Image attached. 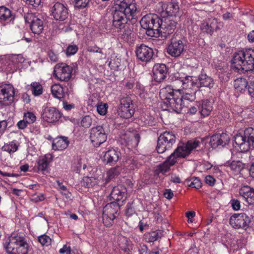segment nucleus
I'll use <instances>...</instances> for the list:
<instances>
[{
	"mask_svg": "<svg viewBox=\"0 0 254 254\" xmlns=\"http://www.w3.org/2000/svg\"><path fill=\"white\" fill-rule=\"evenodd\" d=\"M127 5L126 2L116 4L113 12V25L119 29L125 27L127 20H131L135 15L137 7L134 4Z\"/></svg>",
	"mask_w": 254,
	"mask_h": 254,
	"instance_id": "obj_1",
	"label": "nucleus"
},
{
	"mask_svg": "<svg viewBox=\"0 0 254 254\" xmlns=\"http://www.w3.org/2000/svg\"><path fill=\"white\" fill-rule=\"evenodd\" d=\"M234 67L239 71L254 69V50L247 49L235 53L232 60Z\"/></svg>",
	"mask_w": 254,
	"mask_h": 254,
	"instance_id": "obj_2",
	"label": "nucleus"
},
{
	"mask_svg": "<svg viewBox=\"0 0 254 254\" xmlns=\"http://www.w3.org/2000/svg\"><path fill=\"white\" fill-rule=\"evenodd\" d=\"M175 90L176 89L172 88L171 86H167L160 90L159 96L166 105L168 110L180 113L184 107L183 101Z\"/></svg>",
	"mask_w": 254,
	"mask_h": 254,
	"instance_id": "obj_3",
	"label": "nucleus"
},
{
	"mask_svg": "<svg viewBox=\"0 0 254 254\" xmlns=\"http://www.w3.org/2000/svg\"><path fill=\"white\" fill-rule=\"evenodd\" d=\"M231 152L232 158L233 159L231 164L221 165L220 166H213L209 163L205 164L204 166L205 167V169L208 171L207 173L209 174L221 173L222 175H225L226 173H229L230 171H232V173L235 174L240 173L242 169V164L239 160L236 159L237 158L235 156L241 155V154L240 152L235 151V150H231Z\"/></svg>",
	"mask_w": 254,
	"mask_h": 254,
	"instance_id": "obj_4",
	"label": "nucleus"
},
{
	"mask_svg": "<svg viewBox=\"0 0 254 254\" xmlns=\"http://www.w3.org/2000/svg\"><path fill=\"white\" fill-rule=\"evenodd\" d=\"M8 254H27L28 245L23 237L13 234L4 243Z\"/></svg>",
	"mask_w": 254,
	"mask_h": 254,
	"instance_id": "obj_5",
	"label": "nucleus"
},
{
	"mask_svg": "<svg viewBox=\"0 0 254 254\" xmlns=\"http://www.w3.org/2000/svg\"><path fill=\"white\" fill-rule=\"evenodd\" d=\"M234 141L238 150L240 152H247L251 146L254 148V129L250 127L245 130L244 135L237 134L234 137Z\"/></svg>",
	"mask_w": 254,
	"mask_h": 254,
	"instance_id": "obj_6",
	"label": "nucleus"
},
{
	"mask_svg": "<svg viewBox=\"0 0 254 254\" xmlns=\"http://www.w3.org/2000/svg\"><path fill=\"white\" fill-rule=\"evenodd\" d=\"M160 19L156 14H148L144 15L140 23L142 28L146 29V33L151 37H157L159 35L158 29L160 25Z\"/></svg>",
	"mask_w": 254,
	"mask_h": 254,
	"instance_id": "obj_7",
	"label": "nucleus"
},
{
	"mask_svg": "<svg viewBox=\"0 0 254 254\" xmlns=\"http://www.w3.org/2000/svg\"><path fill=\"white\" fill-rule=\"evenodd\" d=\"M176 136L172 131H165L161 133L157 140L156 150L158 153H163L172 148L175 143Z\"/></svg>",
	"mask_w": 254,
	"mask_h": 254,
	"instance_id": "obj_8",
	"label": "nucleus"
},
{
	"mask_svg": "<svg viewBox=\"0 0 254 254\" xmlns=\"http://www.w3.org/2000/svg\"><path fill=\"white\" fill-rule=\"evenodd\" d=\"M25 21L30 24L32 32L36 34L41 33L44 29L43 21L39 14L27 13L24 16Z\"/></svg>",
	"mask_w": 254,
	"mask_h": 254,
	"instance_id": "obj_9",
	"label": "nucleus"
},
{
	"mask_svg": "<svg viewBox=\"0 0 254 254\" xmlns=\"http://www.w3.org/2000/svg\"><path fill=\"white\" fill-rule=\"evenodd\" d=\"M107 131L102 126L93 127L90 130V138L95 147H98L105 142L107 138Z\"/></svg>",
	"mask_w": 254,
	"mask_h": 254,
	"instance_id": "obj_10",
	"label": "nucleus"
},
{
	"mask_svg": "<svg viewBox=\"0 0 254 254\" xmlns=\"http://www.w3.org/2000/svg\"><path fill=\"white\" fill-rule=\"evenodd\" d=\"M120 209L119 205L116 202H112L106 205L103 210V221L105 225H112L115 219V214Z\"/></svg>",
	"mask_w": 254,
	"mask_h": 254,
	"instance_id": "obj_11",
	"label": "nucleus"
},
{
	"mask_svg": "<svg viewBox=\"0 0 254 254\" xmlns=\"http://www.w3.org/2000/svg\"><path fill=\"white\" fill-rule=\"evenodd\" d=\"M182 154L181 150H177V148L163 163L157 166L155 170L156 174L158 175L160 173L164 174L166 173L169 170L171 166L174 165L177 162L178 158L186 157L185 156H182Z\"/></svg>",
	"mask_w": 254,
	"mask_h": 254,
	"instance_id": "obj_12",
	"label": "nucleus"
},
{
	"mask_svg": "<svg viewBox=\"0 0 254 254\" xmlns=\"http://www.w3.org/2000/svg\"><path fill=\"white\" fill-rule=\"evenodd\" d=\"M134 113V106L132 101L130 97L123 98L120 101V108L119 115L122 118L129 119L131 118Z\"/></svg>",
	"mask_w": 254,
	"mask_h": 254,
	"instance_id": "obj_13",
	"label": "nucleus"
},
{
	"mask_svg": "<svg viewBox=\"0 0 254 254\" xmlns=\"http://www.w3.org/2000/svg\"><path fill=\"white\" fill-rule=\"evenodd\" d=\"M72 67L64 63L57 64L54 71V75L61 81H67L71 77Z\"/></svg>",
	"mask_w": 254,
	"mask_h": 254,
	"instance_id": "obj_14",
	"label": "nucleus"
},
{
	"mask_svg": "<svg viewBox=\"0 0 254 254\" xmlns=\"http://www.w3.org/2000/svg\"><path fill=\"white\" fill-rule=\"evenodd\" d=\"M230 225L235 228L247 229L251 222L250 218L245 213L235 214L230 218Z\"/></svg>",
	"mask_w": 254,
	"mask_h": 254,
	"instance_id": "obj_15",
	"label": "nucleus"
},
{
	"mask_svg": "<svg viewBox=\"0 0 254 254\" xmlns=\"http://www.w3.org/2000/svg\"><path fill=\"white\" fill-rule=\"evenodd\" d=\"M14 89L10 84L0 87V103L4 105H10L14 100Z\"/></svg>",
	"mask_w": 254,
	"mask_h": 254,
	"instance_id": "obj_16",
	"label": "nucleus"
},
{
	"mask_svg": "<svg viewBox=\"0 0 254 254\" xmlns=\"http://www.w3.org/2000/svg\"><path fill=\"white\" fill-rule=\"evenodd\" d=\"M51 15L56 20L64 21L68 16L67 8L61 2L55 3L51 8Z\"/></svg>",
	"mask_w": 254,
	"mask_h": 254,
	"instance_id": "obj_17",
	"label": "nucleus"
},
{
	"mask_svg": "<svg viewBox=\"0 0 254 254\" xmlns=\"http://www.w3.org/2000/svg\"><path fill=\"white\" fill-rule=\"evenodd\" d=\"M136 56L138 60L143 62H148L153 58L154 51L148 46L141 44L136 47L135 50Z\"/></svg>",
	"mask_w": 254,
	"mask_h": 254,
	"instance_id": "obj_18",
	"label": "nucleus"
},
{
	"mask_svg": "<svg viewBox=\"0 0 254 254\" xmlns=\"http://www.w3.org/2000/svg\"><path fill=\"white\" fill-rule=\"evenodd\" d=\"M184 50V44L180 39L173 37L171 40V43L167 48L168 53L172 57L179 56Z\"/></svg>",
	"mask_w": 254,
	"mask_h": 254,
	"instance_id": "obj_19",
	"label": "nucleus"
},
{
	"mask_svg": "<svg viewBox=\"0 0 254 254\" xmlns=\"http://www.w3.org/2000/svg\"><path fill=\"white\" fill-rule=\"evenodd\" d=\"M159 25L160 26L158 29L159 34L161 33L166 36L173 32L174 29L176 28V22L173 20L171 17L168 16L160 19Z\"/></svg>",
	"mask_w": 254,
	"mask_h": 254,
	"instance_id": "obj_20",
	"label": "nucleus"
},
{
	"mask_svg": "<svg viewBox=\"0 0 254 254\" xmlns=\"http://www.w3.org/2000/svg\"><path fill=\"white\" fill-rule=\"evenodd\" d=\"M202 144L201 139H194L189 140L187 143L183 144L177 147V150H181L182 156H187L194 149L199 147Z\"/></svg>",
	"mask_w": 254,
	"mask_h": 254,
	"instance_id": "obj_21",
	"label": "nucleus"
},
{
	"mask_svg": "<svg viewBox=\"0 0 254 254\" xmlns=\"http://www.w3.org/2000/svg\"><path fill=\"white\" fill-rule=\"evenodd\" d=\"M230 139L229 135L226 133H217L211 137L209 143L212 148H216L224 146L229 143Z\"/></svg>",
	"mask_w": 254,
	"mask_h": 254,
	"instance_id": "obj_22",
	"label": "nucleus"
},
{
	"mask_svg": "<svg viewBox=\"0 0 254 254\" xmlns=\"http://www.w3.org/2000/svg\"><path fill=\"white\" fill-rule=\"evenodd\" d=\"M6 60L8 64L7 70L13 72L17 70L19 64L24 62L25 59L21 54L10 55L6 58Z\"/></svg>",
	"mask_w": 254,
	"mask_h": 254,
	"instance_id": "obj_23",
	"label": "nucleus"
},
{
	"mask_svg": "<svg viewBox=\"0 0 254 254\" xmlns=\"http://www.w3.org/2000/svg\"><path fill=\"white\" fill-rule=\"evenodd\" d=\"M152 72L154 80L161 82L166 77L168 70L165 64H156L153 67Z\"/></svg>",
	"mask_w": 254,
	"mask_h": 254,
	"instance_id": "obj_24",
	"label": "nucleus"
},
{
	"mask_svg": "<svg viewBox=\"0 0 254 254\" xmlns=\"http://www.w3.org/2000/svg\"><path fill=\"white\" fill-rule=\"evenodd\" d=\"M43 119L48 123H54L61 117V113L55 108H47L42 115Z\"/></svg>",
	"mask_w": 254,
	"mask_h": 254,
	"instance_id": "obj_25",
	"label": "nucleus"
},
{
	"mask_svg": "<svg viewBox=\"0 0 254 254\" xmlns=\"http://www.w3.org/2000/svg\"><path fill=\"white\" fill-rule=\"evenodd\" d=\"M195 80H196L195 83V87L196 88L204 87L211 88L213 87L214 84L213 79L206 74L202 73L200 74L198 78L195 79Z\"/></svg>",
	"mask_w": 254,
	"mask_h": 254,
	"instance_id": "obj_26",
	"label": "nucleus"
},
{
	"mask_svg": "<svg viewBox=\"0 0 254 254\" xmlns=\"http://www.w3.org/2000/svg\"><path fill=\"white\" fill-rule=\"evenodd\" d=\"M52 160V155L50 154H46L43 157L39 159L37 162L38 172L42 174L48 173L49 164Z\"/></svg>",
	"mask_w": 254,
	"mask_h": 254,
	"instance_id": "obj_27",
	"label": "nucleus"
},
{
	"mask_svg": "<svg viewBox=\"0 0 254 254\" xmlns=\"http://www.w3.org/2000/svg\"><path fill=\"white\" fill-rule=\"evenodd\" d=\"M122 138L124 140L128 148L137 147L140 141V136L136 133L128 132Z\"/></svg>",
	"mask_w": 254,
	"mask_h": 254,
	"instance_id": "obj_28",
	"label": "nucleus"
},
{
	"mask_svg": "<svg viewBox=\"0 0 254 254\" xmlns=\"http://www.w3.org/2000/svg\"><path fill=\"white\" fill-rule=\"evenodd\" d=\"M119 158V152L114 149H109L103 156V160L105 162L110 165L115 164Z\"/></svg>",
	"mask_w": 254,
	"mask_h": 254,
	"instance_id": "obj_29",
	"label": "nucleus"
},
{
	"mask_svg": "<svg viewBox=\"0 0 254 254\" xmlns=\"http://www.w3.org/2000/svg\"><path fill=\"white\" fill-rule=\"evenodd\" d=\"M15 15L12 11L4 6H0V21L8 23L14 19Z\"/></svg>",
	"mask_w": 254,
	"mask_h": 254,
	"instance_id": "obj_30",
	"label": "nucleus"
},
{
	"mask_svg": "<svg viewBox=\"0 0 254 254\" xmlns=\"http://www.w3.org/2000/svg\"><path fill=\"white\" fill-rule=\"evenodd\" d=\"M69 141L66 137H60L54 139L52 143L53 149L55 150H63L68 145Z\"/></svg>",
	"mask_w": 254,
	"mask_h": 254,
	"instance_id": "obj_31",
	"label": "nucleus"
},
{
	"mask_svg": "<svg viewBox=\"0 0 254 254\" xmlns=\"http://www.w3.org/2000/svg\"><path fill=\"white\" fill-rule=\"evenodd\" d=\"M127 192L126 188L122 185L115 187L111 193L112 197L116 200H120L123 199Z\"/></svg>",
	"mask_w": 254,
	"mask_h": 254,
	"instance_id": "obj_32",
	"label": "nucleus"
},
{
	"mask_svg": "<svg viewBox=\"0 0 254 254\" xmlns=\"http://www.w3.org/2000/svg\"><path fill=\"white\" fill-rule=\"evenodd\" d=\"M159 4L163 7L161 11H163L164 8H165L166 12L169 16L175 15L179 11V7L177 2H170L166 7V5L162 2H159Z\"/></svg>",
	"mask_w": 254,
	"mask_h": 254,
	"instance_id": "obj_33",
	"label": "nucleus"
},
{
	"mask_svg": "<svg viewBox=\"0 0 254 254\" xmlns=\"http://www.w3.org/2000/svg\"><path fill=\"white\" fill-rule=\"evenodd\" d=\"M176 93H178L182 98V100H186L192 102L195 99V91L192 90H186L182 91L181 89H176Z\"/></svg>",
	"mask_w": 254,
	"mask_h": 254,
	"instance_id": "obj_34",
	"label": "nucleus"
},
{
	"mask_svg": "<svg viewBox=\"0 0 254 254\" xmlns=\"http://www.w3.org/2000/svg\"><path fill=\"white\" fill-rule=\"evenodd\" d=\"M212 110V104L207 100L202 102L201 104V108L200 111L201 115L203 117L208 116L210 115Z\"/></svg>",
	"mask_w": 254,
	"mask_h": 254,
	"instance_id": "obj_35",
	"label": "nucleus"
},
{
	"mask_svg": "<svg viewBox=\"0 0 254 254\" xmlns=\"http://www.w3.org/2000/svg\"><path fill=\"white\" fill-rule=\"evenodd\" d=\"M51 92L53 95L56 98L61 99L64 96V89L59 84H55L51 86Z\"/></svg>",
	"mask_w": 254,
	"mask_h": 254,
	"instance_id": "obj_36",
	"label": "nucleus"
},
{
	"mask_svg": "<svg viewBox=\"0 0 254 254\" xmlns=\"http://www.w3.org/2000/svg\"><path fill=\"white\" fill-rule=\"evenodd\" d=\"M19 144L18 142L15 140L5 143L2 147L1 149L3 151L8 152L9 154L13 153L16 151L18 149Z\"/></svg>",
	"mask_w": 254,
	"mask_h": 254,
	"instance_id": "obj_37",
	"label": "nucleus"
},
{
	"mask_svg": "<svg viewBox=\"0 0 254 254\" xmlns=\"http://www.w3.org/2000/svg\"><path fill=\"white\" fill-rule=\"evenodd\" d=\"M195 79L197 78L193 76H188L182 80H176V82L181 83L182 85H184V88L188 87L189 86L195 87V83H196V80H195Z\"/></svg>",
	"mask_w": 254,
	"mask_h": 254,
	"instance_id": "obj_38",
	"label": "nucleus"
},
{
	"mask_svg": "<svg viewBox=\"0 0 254 254\" xmlns=\"http://www.w3.org/2000/svg\"><path fill=\"white\" fill-rule=\"evenodd\" d=\"M248 83L247 80L244 78H239L235 80L234 87L238 91H242L245 89Z\"/></svg>",
	"mask_w": 254,
	"mask_h": 254,
	"instance_id": "obj_39",
	"label": "nucleus"
},
{
	"mask_svg": "<svg viewBox=\"0 0 254 254\" xmlns=\"http://www.w3.org/2000/svg\"><path fill=\"white\" fill-rule=\"evenodd\" d=\"M209 27L212 32L215 30L220 29L223 26V23L220 20L216 18H209Z\"/></svg>",
	"mask_w": 254,
	"mask_h": 254,
	"instance_id": "obj_40",
	"label": "nucleus"
},
{
	"mask_svg": "<svg viewBox=\"0 0 254 254\" xmlns=\"http://www.w3.org/2000/svg\"><path fill=\"white\" fill-rule=\"evenodd\" d=\"M253 190L254 189L249 186H245L240 189L239 190L240 195L247 202Z\"/></svg>",
	"mask_w": 254,
	"mask_h": 254,
	"instance_id": "obj_41",
	"label": "nucleus"
},
{
	"mask_svg": "<svg viewBox=\"0 0 254 254\" xmlns=\"http://www.w3.org/2000/svg\"><path fill=\"white\" fill-rule=\"evenodd\" d=\"M186 183L190 187L195 188L196 189H199L201 187V182L198 177L193 176L190 179H187Z\"/></svg>",
	"mask_w": 254,
	"mask_h": 254,
	"instance_id": "obj_42",
	"label": "nucleus"
},
{
	"mask_svg": "<svg viewBox=\"0 0 254 254\" xmlns=\"http://www.w3.org/2000/svg\"><path fill=\"white\" fill-rule=\"evenodd\" d=\"M31 90L35 96H39L43 93V88L39 82H34L30 85Z\"/></svg>",
	"mask_w": 254,
	"mask_h": 254,
	"instance_id": "obj_43",
	"label": "nucleus"
},
{
	"mask_svg": "<svg viewBox=\"0 0 254 254\" xmlns=\"http://www.w3.org/2000/svg\"><path fill=\"white\" fill-rule=\"evenodd\" d=\"M144 238L147 242L151 243L156 241L159 238L158 233L156 231L151 232L145 235Z\"/></svg>",
	"mask_w": 254,
	"mask_h": 254,
	"instance_id": "obj_44",
	"label": "nucleus"
},
{
	"mask_svg": "<svg viewBox=\"0 0 254 254\" xmlns=\"http://www.w3.org/2000/svg\"><path fill=\"white\" fill-rule=\"evenodd\" d=\"M38 241L42 246H48L51 244L52 239L48 235L44 234L38 237Z\"/></svg>",
	"mask_w": 254,
	"mask_h": 254,
	"instance_id": "obj_45",
	"label": "nucleus"
},
{
	"mask_svg": "<svg viewBox=\"0 0 254 254\" xmlns=\"http://www.w3.org/2000/svg\"><path fill=\"white\" fill-rule=\"evenodd\" d=\"M83 182L84 185L86 186V187L89 188L94 185L96 182H95V179L94 177L88 176H85L83 178Z\"/></svg>",
	"mask_w": 254,
	"mask_h": 254,
	"instance_id": "obj_46",
	"label": "nucleus"
},
{
	"mask_svg": "<svg viewBox=\"0 0 254 254\" xmlns=\"http://www.w3.org/2000/svg\"><path fill=\"white\" fill-rule=\"evenodd\" d=\"M108 108L107 104L101 102L97 106V111L100 115L104 116L107 113Z\"/></svg>",
	"mask_w": 254,
	"mask_h": 254,
	"instance_id": "obj_47",
	"label": "nucleus"
},
{
	"mask_svg": "<svg viewBox=\"0 0 254 254\" xmlns=\"http://www.w3.org/2000/svg\"><path fill=\"white\" fill-rule=\"evenodd\" d=\"M90 0H74L75 6L78 8H83L86 7Z\"/></svg>",
	"mask_w": 254,
	"mask_h": 254,
	"instance_id": "obj_48",
	"label": "nucleus"
},
{
	"mask_svg": "<svg viewBox=\"0 0 254 254\" xmlns=\"http://www.w3.org/2000/svg\"><path fill=\"white\" fill-rule=\"evenodd\" d=\"M209 21L208 19L206 21H204L202 23L200 26V29L203 32H205L208 34H211L212 30H210V27H209Z\"/></svg>",
	"mask_w": 254,
	"mask_h": 254,
	"instance_id": "obj_49",
	"label": "nucleus"
},
{
	"mask_svg": "<svg viewBox=\"0 0 254 254\" xmlns=\"http://www.w3.org/2000/svg\"><path fill=\"white\" fill-rule=\"evenodd\" d=\"M88 51L89 52L98 53L101 54L103 56L102 57L103 59H105L106 58V54H104L102 51V49H100L98 46H97L96 45L89 46L88 48Z\"/></svg>",
	"mask_w": 254,
	"mask_h": 254,
	"instance_id": "obj_50",
	"label": "nucleus"
},
{
	"mask_svg": "<svg viewBox=\"0 0 254 254\" xmlns=\"http://www.w3.org/2000/svg\"><path fill=\"white\" fill-rule=\"evenodd\" d=\"M81 126L84 127H89L92 124V119L89 116H84L81 122Z\"/></svg>",
	"mask_w": 254,
	"mask_h": 254,
	"instance_id": "obj_51",
	"label": "nucleus"
},
{
	"mask_svg": "<svg viewBox=\"0 0 254 254\" xmlns=\"http://www.w3.org/2000/svg\"><path fill=\"white\" fill-rule=\"evenodd\" d=\"M36 116L31 112H27L24 114V119L28 122L29 124L34 123L36 121Z\"/></svg>",
	"mask_w": 254,
	"mask_h": 254,
	"instance_id": "obj_52",
	"label": "nucleus"
},
{
	"mask_svg": "<svg viewBox=\"0 0 254 254\" xmlns=\"http://www.w3.org/2000/svg\"><path fill=\"white\" fill-rule=\"evenodd\" d=\"M77 50L78 47L76 45H69L66 49V53L67 56L73 55L77 52Z\"/></svg>",
	"mask_w": 254,
	"mask_h": 254,
	"instance_id": "obj_53",
	"label": "nucleus"
},
{
	"mask_svg": "<svg viewBox=\"0 0 254 254\" xmlns=\"http://www.w3.org/2000/svg\"><path fill=\"white\" fill-rule=\"evenodd\" d=\"M135 212L131 203H128L126 206V214L127 216H131Z\"/></svg>",
	"mask_w": 254,
	"mask_h": 254,
	"instance_id": "obj_54",
	"label": "nucleus"
},
{
	"mask_svg": "<svg viewBox=\"0 0 254 254\" xmlns=\"http://www.w3.org/2000/svg\"><path fill=\"white\" fill-rule=\"evenodd\" d=\"M205 182L209 186H213L215 183L216 180L213 176H205Z\"/></svg>",
	"mask_w": 254,
	"mask_h": 254,
	"instance_id": "obj_55",
	"label": "nucleus"
},
{
	"mask_svg": "<svg viewBox=\"0 0 254 254\" xmlns=\"http://www.w3.org/2000/svg\"><path fill=\"white\" fill-rule=\"evenodd\" d=\"M48 57L52 62H56L58 60V55L52 51L48 52Z\"/></svg>",
	"mask_w": 254,
	"mask_h": 254,
	"instance_id": "obj_56",
	"label": "nucleus"
},
{
	"mask_svg": "<svg viewBox=\"0 0 254 254\" xmlns=\"http://www.w3.org/2000/svg\"><path fill=\"white\" fill-rule=\"evenodd\" d=\"M163 195L167 199H170L173 197L174 193L171 189H166L164 191Z\"/></svg>",
	"mask_w": 254,
	"mask_h": 254,
	"instance_id": "obj_57",
	"label": "nucleus"
},
{
	"mask_svg": "<svg viewBox=\"0 0 254 254\" xmlns=\"http://www.w3.org/2000/svg\"><path fill=\"white\" fill-rule=\"evenodd\" d=\"M231 205L232 208L235 210H238L240 209L241 205L240 202L237 199H233L231 200Z\"/></svg>",
	"mask_w": 254,
	"mask_h": 254,
	"instance_id": "obj_58",
	"label": "nucleus"
},
{
	"mask_svg": "<svg viewBox=\"0 0 254 254\" xmlns=\"http://www.w3.org/2000/svg\"><path fill=\"white\" fill-rule=\"evenodd\" d=\"M28 124H29L28 122L23 119V120L19 121L17 123V125L19 128L24 129L28 126Z\"/></svg>",
	"mask_w": 254,
	"mask_h": 254,
	"instance_id": "obj_59",
	"label": "nucleus"
},
{
	"mask_svg": "<svg viewBox=\"0 0 254 254\" xmlns=\"http://www.w3.org/2000/svg\"><path fill=\"white\" fill-rule=\"evenodd\" d=\"M248 85L249 94L253 98H254V82H251Z\"/></svg>",
	"mask_w": 254,
	"mask_h": 254,
	"instance_id": "obj_60",
	"label": "nucleus"
},
{
	"mask_svg": "<svg viewBox=\"0 0 254 254\" xmlns=\"http://www.w3.org/2000/svg\"><path fill=\"white\" fill-rule=\"evenodd\" d=\"M59 252L61 254H70L71 249L69 247H67L66 245H64L62 248L59 250Z\"/></svg>",
	"mask_w": 254,
	"mask_h": 254,
	"instance_id": "obj_61",
	"label": "nucleus"
},
{
	"mask_svg": "<svg viewBox=\"0 0 254 254\" xmlns=\"http://www.w3.org/2000/svg\"><path fill=\"white\" fill-rule=\"evenodd\" d=\"M26 1L27 3L37 7L40 4L41 0H26Z\"/></svg>",
	"mask_w": 254,
	"mask_h": 254,
	"instance_id": "obj_62",
	"label": "nucleus"
},
{
	"mask_svg": "<svg viewBox=\"0 0 254 254\" xmlns=\"http://www.w3.org/2000/svg\"><path fill=\"white\" fill-rule=\"evenodd\" d=\"M7 127V123L5 121H0V134H2Z\"/></svg>",
	"mask_w": 254,
	"mask_h": 254,
	"instance_id": "obj_63",
	"label": "nucleus"
},
{
	"mask_svg": "<svg viewBox=\"0 0 254 254\" xmlns=\"http://www.w3.org/2000/svg\"><path fill=\"white\" fill-rule=\"evenodd\" d=\"M140 254H150L148 251V248L145 245L141 247V249L139 250Z\"/></svg>",
	"mask_w": 254,
	"mask_h": 254,
	"instance_id": "obj_64",
	"label": "nucleus"
}]
</instances>
